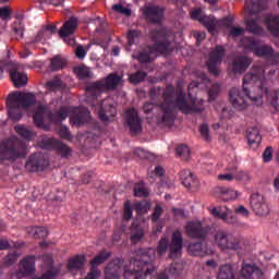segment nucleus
<instances>
[{
    "label": "nucleus",
    "instance_id": "47",
    "mask_svg": "<svg viewBox=\"0 0 279 279\" xmlns=\"http://www.w3.org/2000/svg\"><path fill=\"white\" fill-rule=\"evenodd\" d=\"M66 66V59L61 56H56L50 61V70L51 71H62Z\"/></svg>",
    "mask_w": 279,
    "mask_h": 279
},
{
    "label": "nucleus",
    "instance_id": "45",
    "mask_svg": "<svg viewBox=\"0 0 279 279\" xmlns=\"http://www.w3.org/2000/svg\"><path fill=\"white\" fill-rule=\"evenodd\" d=\"M201 23L206 27L209 34H215L217 27H219V21L213 16H205Z\"/></svg>",
    "mask_w": 279,
    "mask_h": 279
},
{
    "label": "nucleus",
    "instance_id": "64",
    "mask_svg": "<svg viewBox=\"0 0 279 279\" xmlns=\"http://www.w3.org/2000/svg\"><path fill=\"white\" fill-rule=\"evenodd\" d=\"M234 175V179L239 182H250L252 180V177H250V173L245 171H238Z\"/></svg>",
    "mask_w": 279,
    "mask_h": 279
},
{
    "label": "nucleus",
    "instance_id": "53",
    "mask_svg": "<svg viewBox=\"0 0 279 279\" xmlns=\"http://www.w3.org/2000/svg\"><path fill=\"white\" fill-rule=\"evenodd\" d=\"M149 191L145 189V185L138 183L134 186V197H148Z\"/></svg>",
    "mask_w": 279,
    "mask_h": 279
},
{
    "label": "nucleus",
    "instance_id": "18",
    "mask_svg": "<svg viewBox=\"0 0 279 279\" xmlns=\"http://www.w3.org/2000/svg\"><path fill=\"white\" fill-rule=\"evenodd\" d=\"M251 208L258 215L259 217H267L269 215L270 209L267 201H265V196L259 193H255L251 195Z\"/></svg>",
    "mask_w": 279,
    "mask_h": 279
},
{
    "label": "nucleus",
    "instance_id": "8",
    "mask_svg": "<svg viewBox=\"0 0 279 279\" xmlns=\"http://www.w3.org/2000/svg\"><path fill=\"white\" fill-rule=\"evenodd\" d=\"M214 243L221 252H239V250H243V241L234 238L226 230H218L215 233Z\"/></svg>",
    "mask_w": 279,
    "mask_h": 279
},
{
    "label": "nucleus",
    "instance_id": "10",
    "mask_svg": "<svg viewBox=\"0 0 279 279\" xmlns=\"http://www.w3.org/2000/svg\"><path fill=\"white\" fill-rule=\"evenodd\" d=\"M96 108L100 121L110 123L117 117V102L111 97L105 98L100 104L94 106Z\"/></svg>",
    "mask_w": 279,
    "mask_h": 279
},
{
    "label": "nucleus",
    "instance_id": "13",
    "mask_svg": "<svg viewBox=\"0 0 279 279\" xmlns=\"http://www.w3.org/2000/svg\"><path fill=\"white\" fill-rule=\"evenodd\" d=\"M49 167V159L43 153H36L29 156L25 163L26 171L36 173V171H45Z\"/></svg>",
    "mask_w": 279,
    "mask_h": 279
},
{
    "label": "nucleus",
    "instance_id": "60",
    "mask_svg": "<svg viewBox=\"0 0 279 279\" xmlns=\"http://www.w3.org/2000/svg\"><path fill=\"white\" fill-rule=\"evenodd\" d=\"M245 34V28L239 26H232L229 29V36L231 38H239V36H243Z\"/></svg>",
    "mask_w": 279,
    "mask_h": 279
},
{
    "label": "nucleus",
    "instance_id": "20",
    "mask_svg": "<svg viewBox=\"0 0 279 279\" xmlns=\"http://www.w3.org/2000/svg\"><path fill=\"white\" fill-rule=\"evenodd\" d=\"M75 29H77V21L71 19L65 22L59 31V36L63 38L64 43L70 47H75V38L71 37V34H75Z\"/></svg>",
    "mask_w": 279,
    "mask_h": 279
},
{
    "label": "nucleus",
    "instance_id": "28",
    "mask_svg": "<svg viewBox=\"0 0 279 279\" xmlns=\"http://www.w3.org/2000/svg\"><path fill=\"white\" fill-rule=\"evenodd\" d=\"M71 121L74 125H82L85 121L90 119V111L87 108L72 107Z\"/></svg>",
    "mask_w": 279,
    "mask_h": 279
},
{
    "label": "nucleus",
    "instance_id": "37",
    "mask_svg": "<svg viewBox=\"0 0 279 279\" xmlns=\"http://www.w3.org/2000/svg\"><path fill=\"white\" fill-rule=\"evenodd\" d=\"M246 29L250 34H255V36H265V28L260 26V19L246 21Z\"/></svg>",
    "mask_w": 279,
    "mask_h": 279
},
{
    "label": "nucleus",
    "instance_id": "46",
    "mask_svg": "<svg viewBox=\"0 0 279 279\" xmlns=\"http://www.w3.org/2000/svg\"><path fill=\"white\" fill-rule=\"evenodd\" d=\"M74 73L78 80H90L93 77V72L86 65L74 68Z\"/></svg>",
    "mask_w": 279,
    "mask_h": 279
},
{
    "label": "nucleus",
    "instance_id": "15",
    "mask_svg": "<svg viewBox=\"0 0 279 279\" xmlns=\"http://www.w3.org/2000/svg\"><path fill=\"white\" fill-rule=\"evenodd\" d=\"M85 90L87 95V102L95 107L97 104V99H99V97L101 96V93H105L106 86L104 85V82L100 80L88 83L85 87Z\"/></svg>",
    "mask_w": 279,
    "mask_h": 279
},
{
    "label": "nucleus",
    "instance_id": "40",
    "mask_svg": "<svg viewBox=\"0 0 279 279\" xmlns=\"http://www.w3.org/2000/svg\"><path fill=\"white\" fill-rule=\"evenodd\" d=\"M217 279H236L234 276V266L225 264L218 270Z\"/></svg>",
    "mask_w": 279,
    "mask_h": 279
},
{
    "label": "nucleus",
    "instance_id": "3",
    "mask_svg": "<svg viewBox=\"0 0 279 279\" xmlns=\"http://www.w3.org/2000/svg\"><path fill=\"white\" fill-rule=\"evenodd\" d=\"M149 37L155 44L153 46H148L147 49L142 50L138 56L133 54V58L138 60L142 64L151 62V53H168L171 47L173 33L165 26H159L150 31Z\"/></svg>",
    "mask_w": 279,
    "mask_h": 279
},
{
    "label": "nucleus",
    "instance_id": "52",
    "mask_svg": "<svg viewBox=\"0 0 279 279\" xmlns=\"http://www.w3.org/2000/svg\"><path fill=\"white\" fill-rule=\"evenodd\" d=\"M49 199L50 202H54L56 204H62V202L66 199V193L64 191L58 190L57 192L49 195Z\"/></svg>",
    "mask_w": 279,
    "mask_h": 279
},
{
    "label": "nucleus",
    "instance_id": "34",
    "mask_svg": "<svg viewBox=\"0 0 279 279\" xmlns=\"http://www.w3.org/2000/svg\"><path fill=\"white\" fill-rule=\"evenodd\" d=\"M265 25L271 36L279 38V15H267L265 17Z\"/></svg>",
    "mask_w": 279,
    "mask_h": 279
},
{
    "label": "nucleus",
    "instance_id": "62",
    "mask_svg": "<svg viewBox=\"0 0 279 279\" xmlns=\"http://www.w3.org/2000/svg\"><path fill=\"white\" fill-rule=\"evenodd\" d=\"M264 162H271L274 159V147L267 146L262 155Z\"/></svg>",
    "mask_w": 279,
    "mask_h": 279
},
{
    "label": "nucleus",
    "instance_id": "21",
    "mask_svg": "<svg viewBox=\"0 0 279 279\" xmlns=\"http://www.w3.org/2000/svg\"><path fill=\"white\" fill-rule=\"evenodd\" d=\"M125 119L132 136H136V134H141V132H143V124L141 117H138V111L135 109L126 110Z\"/></svg>",
    "mask_w": 279,
    "mask_h": 279
},
{
    "label": "nucleus",
    "instance_id": "4",
    "mask_svg": "<svg viewBox=\"0 0 279 279\" xmlns=\"http://www.w3.org/2000/svg\"><path fill=\"white\" fill-rule=\"evenodd\" d=\"M137 267L133 270L130 267L124 268L125 279H145L146 276L154 274V264H151V257L145 248H140L135 257L131 258V266Z\"/></svg>",
    "mask_w": 279,
    "mask_h": 279
},
{
    "label": "nucleus",
    "instance_id": "55",
    "mask_svg": "<svg viewBox=\"0 0 279 279\" xmlns=\"http://www.w3.org/2000/svg\"><path fill=\"white\" fill-rule=\"evenodd\" d=\"M133 213H134V209L132 208L130 201H126L124 203V208H123V221H130L132 219Z\"/></svg>",
    "mask_w": 279,
    "mask_h": 279
},
{
    "label": "nucleus",
    "instance_id": "2",
    "mask_svg": "<svg viewBox=\"0 0 279 279\" xmlns=\"http://www.w3.org/2000/svg\"><path fill=\"white\" fill-rule=\"evenodd\" d=\"M265 65L255 64L243 78V92L255 106H263L265 95Z\"/></svg>",
    "mask_w": 279,
    "mask_h": 279
},
{
    "label": "nucleus",
    "instance_id": "41",
    "mask_svg": "<svg viewBox=\"0 0 279 279\" xmlns=\"http://www.w3.org/2000/svg\"><path fill=\"white\" fill-rule=\"evenodd\" d=\"M56 29L57 27L54 25L44 26L35 36V43H43V40H47V38H49L51 34L56 33Z\"/></svg>",
    "mask_w": 279,
    "mask_h": 279
},
{
    "label": "nucleus",
    "instance_id": "56",
    "mask_svg": "<svg viewBox=\"0 0 279 279\" xmlns=\"http://www.w3.org/2000/svg\"><path fill=\"white\" fill-rule=\"evenodd\" d=\"M20 256H21V253L13 251L4 257V264L10 267V265H14V263L19 260Z\"/></svg>",
    "mask_w": 279,
    "mask_h": 279
},
{
    "label": "nucleus",
    "instance_id": "29",
    "mask_svg": "<svg viewBox=\"0 0 279 279\" xmlns=\"http://www.w3.org/2000/svg\"><path fill=\"white\" fill-rule=\"evenodd\" d=\"M130 241L133 245L141 243L145 239V229L141 225L131 223L129 228Z\"/></svg>",
    "mask_w": 279,
    "mask_h": 279
},
{
    "label": "nucleus",
    "instance_id": "49",
    "mask_svg": "<svg viewBox=\"0 0 279 279\" xmlns=\"http://www.w3.org/2000/svg\"><path fill=\"white\" fill-rule=\"evenodd\" d=\"M211 215L214 217H217V219H221L226 223H236V218L234 217L228 218V213L226 211L221 213V210L217 208L211 209Z\"/></svg>",
    "mask_w": 279,
    "mask_h": 279
},
{
    "label": "nucleus",
    "instance_id": "19",
    "mask_svg": "<svg viewBox=\"0 0 279 279\" xmlns=\"http://www.w3.org/2000/svg\"><path fill=\"white\" fill-rule=\"evenodd\" d=\"M7 71L10 73L11 82H13L15 88H23V86H27V74L19 72L17 63L8 62Z\"/></svg>",
    "mask_w": 279,
    "mask_h": 279
},
{
    "label": "nucleus",
    "instance_id": "58",
    "mask_svg": "<svg viewBox=\"0 0 279 279\" xmlns=\"http://www.w3.org/2000/svg\"><path fill=\"white\" fill-rule=\"evenodd\" d=\"M112 10L118 14H123L124 16H132V10L123 7V4H113Z\"/></svg>",
    "mask_w": 279,
    "mask_h": 279
},
{
    "label": "nucleus",
    "instance_id": "30",
    "mask_svg": "<svg viewBox=\"0 0 279 279\" xmlns=\"http://www.w3.org/2000/svg\"><path fill=\"white\" fill-rule=\"evenodd\" d=\"M180 179L182 180L183 186L185 189H189L191 191L192 189H199V181L195 175H193V172L191 170H182L180 172Z\"/></svg>",
    "mask_w": 279,
    "mask_h": 279
},
{
    "label": "nucleus",
    "instance_id": "16",
    "mask_svg": "<svg viewBox=\"0 0 279 279\" xmlns=\"http://www.w3.org/2000/svg\"><path fill=\"white\" fill-rule=\"evenodd\" d=\"M229 99L235 110H239L240 112L247 110V99H250V97H247L243 89L241 92L239 88H232L229 93Z\"/></svg>",
    "mask_w": 279,
    "mask_h": 279
},
{
    "label": "nucleus",
    "instance_id": "31",
    "mask_svg": "<svg viewBox=\"0 0 279 279\" xmlns=\"http://www.w3.org/2000/svg\"><path fill=\"white\" fill-rule=\"evenodd\" d=\"M269 3V0H246L245 1V8L248 10L250 14H259V12H263L264 10H267V5Z\"/></svg>",
    "mask_w": 279,
    "mask_h": 279
},
{
    "label": "nucleus",
    "instance_id": "5",
    "mask_svg": "<svg viewBox=\"0 0 279 279\" xmlns=\"http://www.w3.org/2000/svg\"><path fill=\"white\" fill-rule=\"evenodd\" d=\"M35 104L36 95L33 93L15 92L10 94L7 100L9 119L11 121H21L23 119V108L27 110Z\"/></svg>",
    "mask_w": 279,
    "mask_h": 279
},
{
    "label": "nucleus",
    "instance_id": "11",
    "mask_svg": "<svg viewBox=\"0 0 279 279\" xmlns=\"http://www.w3.org/2000/svg\"><path fill=\"white\" fill-rule=\"evenodd\" d=\"M209 233L210 227L204 226L202 221H191L185 226V234L190 236V239L206 241Z\"/></svg>",
    "mask_w": 279,
    "mask_h": 279
},
{
    "label": "nucleus",
    "instance_id": "27",
    "mask_svg": "<svg viewBox=\"0 0 279 279\" xmlns=\"http://www.w3.org/2000/svg\"><path fill=\"white\" fill-rule=\"evenodd\" d=\"M39 258L48 270L39 277L35 276L33 279H54L56 276H58V272L53 270V257L51 255H43L39 256Z\"/></svg>",
    "mask_w": 279,
    "mask_h": 279
},
{
    "label": "nucleus",
    "instance_id": "38",
    "mask_svg": "<svg viewBox=\"0 0 279 279\" xmlns=\"http://www.w3.org/2000/svg\"><path fill=\"white\" fill-rule=\"evenodd\" d=\"M258 45H260V41L251 37H244L240 40V47H243L244 51H251V53H254V56L256 54Z\"/></svg>",
    "mask_w": 279,
    "mask_h": 279
},
{
    "label": "nucleus",
    "instance_id": "12",
    "mask_svg": "<svg viewBox=\"0 0 279 279\" xmlns=\"http://www.w3.org/2000/svg\"><path fill=\"white\" fill-rule=\"evenodd\" d=\"M226 56V50L221 46H217L209 54V59L207 61L208 71L214 77H219L221 70H219V65L221 64V60Z\"/></svg>",
    "mask_w": 279,
    "mask_h": 279
},
{
    "label": "nucleus",
    "instance_id": "7",
    "mask_svg": "<svg viewBox=\"0 0 279 279\" xmlns=\"http://www.w3.org/2000/svg\"><path fill=\"white\" fill-rule=\"evenodd\" d=\"M27 143L23 140H8L0 145V160L16 162L19 158H27Z\"/></svg>",
    "mask_w": 279,
    "mask_h": 279
},
{
    "label": "nucleus",
    "instance_id": "36",
    "mask_svg": "<svg viewBox=\"0 0 279 279\" xmlns=\"http://www.w3.org/2000/svg\"><path fill=\"white\" fill-rule=\"evenodd\" d=\"M45 88L56 93V90H64V88H66V83L62 81L60 75H56L53 78L45 83Z\"/></svg>",
    "mask_w": 279,
    "mask_h": 279
},
{
    "label": "nucleus",
    "instance_id": "48",
    "mask_svg": "<svg viewBox=\"0 0 279 279\" xmlns=\"http://www.w3.org/2000/svg\"><path fill=\"white\" fill-rule=\"evenodd\" d=\"M28 232L33 234L34 239H47L49 236V231L45 227H32Z\"/></svg>",
    "mask_w": 279,
    "mask_h": 279
},
{
    "label": "nucleus",
    "instance_id": "35",
    "mask_svg": "<svg viewBox=\"0 0 279 279\" xmlns=\"http://www.w3.org/2000/svg\"><path fill=\"white\" fill-rule=\"evenodd\" d=\"M246 138L248 141L250 147L252 149H258V145H260L263 137L260 136V132L258 131V128L254 126L251 130L247 131Z\"/></svg>",
    "mask_w": 279,
    "mask_h": 279
},
{
    "label": "nucleus",
    "instance_id": "14",
    "mask_svg": "<svg viewBox=\"0 0 279 279\" xmlns=\"http://www.w3.org/2000/svg\"><path fill=\"white\" fill-rule=\"evenodd\" d=\"M43 145L44 149H53L61 158H71V156H73V150L71 149V146L56 138L43 140Z\"/></svg>",
    "mask_w": 279,
    "mask_h": 279
},
{
    "label": "nucleus",
    "instance_id": "6",
    "mask_svg": "<svg viewBox=\"0 0 279 279\" xmlns=\"http://www.w3.org/2000/svg\"><path fill=\"white\" fill-rule=\"evenodd\" d=\"M73 112V107H60L52 112L47 105H38L35 113L33 114V121L37 128L45 125V117H47L52 123H62Z\"/></svg>",
    "mask_w": 279,
    "mask_h": 279
},
{
    "label": "nucleus",
    "instance_id": "26",
    "mask_svg": "<svg viewBox=\"0 0 279 279\" xmlns=\"http://www.w3.org/2000/svg\"><path fill=\"white\" fill-rule=\"evenodd\" d=\"M250 64H252V58L246 56H238L233 59L231 71L238 75L241 73H245L247 69H250Z\"/></svg>",
    "mask_w": 279,
    "mask_h": 279
},
{
    "label": "nucleus",
    "instance_id": "25",
    "mask_svg": "<svg viewBox=\"0 0 279 279\" xmlns=\"http://www.w3.org/2000/svg\"><path fill=\"white\" fill-rule=\"evenodd\" d=\"M182 232L180 230L174 231L170 243L169 258H180L182 256Z\"/></svg>",
    "mask_w": 279,
    "mask_h": 279
},
{
    "label": "nucleus",
    "instance_id": "1",
    "mask_svg": "<svg viewBox=\"0 0 279 279\" xmlns=\"http://www.w3.org/2000/svg\"><path fill=\"white\" fill-rule=\"evenodd\" d=\"M165 104L159 108L163 112L162 123L172 125L175 117L173 116V108L183 112V114H199L204 112V101L193 99L191 102L186 101V94L182 89H175L172 85H168L162 93Z\"/></svg>",
    "mask_w": 279,
    "mask_h": 279
},
{
    "label": "nucleus",
    "instance_id": "22",
    "mask_svg": "<svg viewBox=\"0 0 279 279\" xmlns=\"http://www.w3.org/2000/svg\"><path fill=\"white\" fill-rule=\"evenodd\" d=\"M240 276L244 279H263L265 272L256 264L242 263Z\"/></svg>",
    "mask_w": 279,
    "mask_h": 279
},
{
    "label": "nucleus",
    "instance_id": "59",
    "mask_svg": "<svg viewBox=\"0 0 279 279\" xmlns=\"http://www.w3.org/2000/svg\"><path fill=\"white\" fill-rule=\"evenodd\" d=\"M183 270L184 268L182 267V264L174 263V264H171L168 271L170 276H180V274H182Z\"/></svg>",
    "mask_w": 279,
    "mask_h": 279
},
{
    "label": "nucleus",
    "instance_id": "17",
    "mask_svg": "<svg viewBox=\"0 0 279 279\" xmlns=\"http://www.w3.org/2000/svg\"><path fill=\"white\" fill-rule=\"evenodd\" d=\"M36 274V256L27 255L20 260L19 269L16 272L17 278H25Z\"/></svg>",
    "mask_w": 279,
    "mask_h": 279
},
{
    "label": "nucleus",
    "instance_id": "51",
    "mask_svg": "<svg viewBox=\"0 0 279 279\" xmlns=\"http://www.w3.org/2000/svg\"><path fill=\"white\" fill-rule=\"evenodd\" d=\"M177 156L181 158V160H191V149L186 145H181L175 148Z\"/></svg>",
    "mask_w": 279,
    "mask_h": 279
},
{
    "label": "nucleus",
    "instance_id": "32",
    "mask_svg": "<svg viewBox=\"0 0 279 279\" xmlns=\"http://www.w3.org/2000/svg\"><path fill=\"white\" fill-rule=\"evenodd\" d=\"M101 81L104 82L106 90H116V88L123 82V76L117 73H110Z\"/></svg>",
    "mask_w": 279,
    "mask_h": 279
},
{
    "label": "nucleus",
    "instance_id": "9",
    "mask_svg": "<svg viewBox=\"0 0 279 279\" xmlns=\"http://www.w3.org/2000/svg\"><path fill=\"white\" fill-rule=\"evenodd\" d=\"M129 267L132 271L137 269L136 266L132 265V259L130 260L129 265L121 258H114L108 263L105 269V279H120L121 271H123V276H125V268Z\"/></svg>",
    "mask_w": 279,
    "mask_h": 279
},
{
    "label": "nucleus",
    "instance_id": "39",
    "mask_svg": "<svg viewBox=\"0 0 279 279\" xmlns=\"http://www.w3.org/2000/svg\"><path fill=\"white\" fill-rule=\"evenodd\" d=\"M85 263H86L85 255H76L69 259L68 269H71V271H80V269L84 268Z\"/></svg>",
    "mask_w": 279,
    "mask_h": 279
},
{
    "label": "nucleus",
    "instance_id": "50",
    "mask_svg": "<svg viewBox=\"0 0 279 279\" xmlns=\"http://www.w3.org/2000/svg\"><path fill=\"white\" fill-rule=\"evenodd\" d=\"M238 193L234 190H228L226 187L220 189V199L222 202H230L231 199H236Z\"/></svg>",
    "mask_w": 279,
    "mask_h": 279
},
{
    "label": "nucleus",
    "instance_id": "57",
    "mask_svg": "<svg viewBox=\"0 0 279 279\" xmlns=\"http://www.w3.org/2000/svg\"><path fill=\"white\" fill-rule=\"evenodd\" d=\"M145 77H147V73L140 71L130 75V82L132 84H141Z\"/></svg>",
    "mask_w": 279,
    "mask_h": 279
},
{
    "label": "nucleus",
    "instance_id": "42",
    "mask_svg": "<svg viewBox=\"0 0 279 279\" xmlns=\"http://www.w3.org/2000/svg\"><path fill=\"white\" fill-rule=\"evenodd\" d=\"M15 132L24 138L25 141H34L36 133L32 131V129L25 126L24 124H20L15 126Z\"/></svg>",
    "mask_w": 279,
    "mask_h": 279
},
{
    "label": "nucleus",
    "instance_id": "54",
    "mask_svg": "<svg viewBox=\"0 0 279 279\" xmlns=\"http://www.w3.org/2000/svg\"><path fill=\"white\" fill-rule=\"evenodd\" d=\"M167 250H169V240L161 238L157 246V253L159 256H163V254H167Z\"/></svg>",
    "mask_w": 279,
    "mask_h": 279
},
{
    "label": "nucleus",
    "instance_id": "24",
    "mask_svg": "<svg viewBox=\"0 0 279 279\" xmlns=\"http://www.w3.org/2000/svg\"><path fill=\"white\" fill-rule=\"evenodd\" d=\"M143 14L146 21L154 25H160V23H162V19H165V10L156 5L146 7Z\"/></svg>",
    "mask_w": 279,
    "mask_h": 279
},
{
    "label": "nucleus",
    "instance_id": "63",
    "mask_svg": "<svg viewBox=\"0 0 279 279\" xmlns=\"http://www.w3.org/2000/svg\"><path fill=\"white\" fill-rule=\"evenodd\" d=\"M201 136L204 138L207 143L210 141V129L208 128V124H202L199 128Z\"/></svg>",
    "mask_w": 279,
    "mask_h": 279
},
{
    "label": "nucleus",
    "instance_id": "61",
    "mask_svg": "<svg viewBox=\"0 0 279 279\" xmlns=\"http://www.w3.org/2000/svg\"><path fill=\"white\" fill-rule=\"evenodd\" d=\"M162 213H165V209H162V206L160 205L155 206L153 214L150 216L151 221H160V217H162Z\"/></svg>",
    "mask_w": 279,
    "mask_h": 279
},
{
    "label": "nucleus",
    "instance_id": "43",
    "mask_svg": "<svg viewBox=\"0 0 279 279\" xmlns=\"http://www.w3.org/2000/svg\"><path fill=\"white\" fill-rule=\"evenodd\" d=\"M264 94L267 96V101L276 110L279 112V90L269 92L265 88Z\"/></svg>",
    "mask_w": 279,
    "mask_h": 279
},
{
    "label": "nucleus",
    "instance_id": "44",
    "mask_svg": "<svg viewBox=\"0 0 279 279\" xmlns=\"http://www.w3.org/2000/svg\"><path fill=\"white\" fill-rule=\"evenodd\" d=\"M187 252L192 256H206V250H204V244L202 242H192L187 246Z\"/></svg>",
    "mask_w": 279,
    "mask_h": 279
},
{
    "label": "nucleus",
    "instance_id": "23",
    "mask_svg": "<svg viewBox=\"0 0 279 279\" xmlns=\"http://www.w3.org/2000/svg\"><path fill=\"white\" fill-rule=\"evenodd\" d=\"M255 56L257 58H265V60H269V62H272V64H278L279 63V52L274 49V47L264 44V45H258Z\"/></svg>",
    "mask_w": 279,
    "mask_h": 279
},
{
    "label": "nucleus",
    "instance_id": "33",
    "mask_svg": "<svg viewBox=\"0 0 279 279\" xmlns=\"http://www.w3.org/2000/svg\"><path fill=\"white\" fill-rule=\"evenodd\" d=\"M15 22L12 25V36L15 40H21L25 35V24H23V14H17L15 16Z\"/></svg>",
    "mask_w": 279,
    "mask_h": 279
}]
</instances>
